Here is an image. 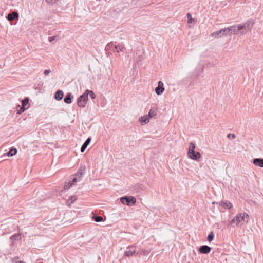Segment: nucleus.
Instances as JSON below:
<instances>
[{
    "label": "nucleus",
    "instance_id": "nucleus-5",
    "mask_svg": "<svg viewBox=\"0 0 263 263\" xmlns=\"http://www.w3.org/2000/svg\"><path fill=\"white\" fill-rule=\"evenodd\" d=\"M120 201L123 204L129 205L130 202L135 204L136 202V199L133 196H124L120 198Z\"/></svg>",
    "mask_w": 263,
    "mask_h": 263
},
{
    "label": "nucleus",
    "instance_id": "nucleus-29",
    "mask_svg": "<svg viewBox=\"0 0 263 263\" xmlns=\"http://www.w3.org/2000/svg\"><path fill=\"white\" fill-rule=\"evenodd\" d=\"M86 167L85 166H81L79 171L80 172V175L84 174L85 172Z\"/></svg>",
    "mask_w": 263,
    "mask_h": 263
},
{
    "label": "nucleus",
    "instance_id": "nucleus-2",
    "mask_svg": "<svg viewBox=\"0 0 263 263\" xmlns=\"http://www.w3.org/2000/svg\"><path fill=\"white\" fill-rule=\"evenodd\" d=\"M195 144L192 142L190 143L187 152L188 156L191 159L196 160L200 158L201 155L199 152H195Z\"/></svg>",
    "mask_w": 263,
    "mask_h": 263
},
{
    "label": "nucleus",
    "instance_id": "nucleus-6",
    "mask_svg": "<svg viewBox=\"0 0 263 263\" xmlns=\"http://www.w3.org/2000/svg\"><path fill=\"white\" fill-rule=\"evenodd\" d=\"M29 99L26 98L22 101V106L19 110H17V114H21L29 107Z\"/></svg>",
    "mask_w": 263,
    "mask_h": 263
},
{
    "label": "nucleus",
    "instance_id": "nucleus-14",
    "mask_svg": "<svg viewBox=\"0 0 263 263\" xmlns=\"http://www.w3.org/2000/svg\"><path fill=\"white\" fill-rule=\"evenodd\" d=\"M253 163L256 166L263 167V159L255 158L253 160Z\"/></svg>",
    "mask_w": 263,
    "mask_h": 263
},
{
    "label": "nucleus",
    "instance_id": "nucleus-38",
    "mask_svg": "<svg viewBox=\"0 0 263 263\" xmlns=\"http://www.w3.org/2000/svg\"><path fill=\"white\" fill-rule=\"evenodd\" d=\"M230 135H231V134H228V136H228V137H229L230 136Z\"/></svg>",
    "mask_w": 263,
    "mask_h": 263
},
{
    "label": "nucleus",
    "instance_id": "nucleus-27",
    "mask_svg": "<svg viewBox=\"0 0 263 263\" xmlns=\"http://www.w3.org/2000/svg\"><path fill=\"white\" fill-rule=\"evenodd\" d=\"M237 27L238 29V34H240L241 35L245 34L244 31H243V29H242L241 24L237 25Z\"/></svg>",
    "mask_w": 263,
    "mask_h": 263
},
{
    "label": "nucleus",
    "instance_id": "nucleus-37",
    "mask_svg": "<svg viewBox=\"0 0 263 263\" xmlns=\"http://www.w3.org/2000/svg\"><path fill=\"white\" fill-rule=\"evenodd\" d=\"M232 137L233 138V139H235L236 138V135L235 134H232Z\"/></svg>",
    "mask_w": 263,
    "mask_h": 263
},
{
    "label": "nucleus",
    "instance_id": "nucleus-3",
    "mask_svg": "<svg viewBox=\"0 0 263 263\" xmlns=\"http://www.w3.org/2000/svg\"><path fill=\"white\" fill-rule=\"evenodd\" d=\"M88 100V97L87 94L84 92L83 94L81 95L77 99V105L79 107L84 108L85 107L87 103Z\"/></svg>",
    "mask_w": 263,
    "mask_h": 263
},
{
    "label": "nucleus",
    "instance_id": "nucleus-15",
    "mask_svg": "<svg viewBox=\"0 0 263 263\" xmlns=\"http://www.w3.org/2000/svg\"><path fill=\"white\" fill-rule=\"evenodd\" d=\"M64 96L63 92L62 90H58L54 95V98L56 100L59 101L61 100Z\"/></svg>",
    "mask_w": 263,
    "mask_h": 263
},
{
    "label": "nucleus",
    "instance_id": "nucleus-33",
    "mask_svg": "<svg viewBox=\"0 0 263 263\" xmlns=\"http://www.w3.org/2000/svg\"><path fill=\"white\" fill-rule=\"evenodd\" d=\"M18 257H14L12 259L13 263H20L21 261L18 260Z\"/></svg>",
    "mask_w": 263,
    "mask_h": 263
},
{
    "label": "nucleus",
    "instance_id": "nucleus-17",
    "mask_svg": "<svg viewBox=\"0 0 263 263\" xmlns=\"http://www.w3.org/2000/svg\"><path fill=\"white\" fill-rule=\"evenodd\" d=\"M18 16V14L16 12H13L12 13H9L8 15V18L9 21H12L16 17Z\"/></svg>",
    "mask_w": 263,
    "mask_h": 263
},
{
    "label": "nucleus",
    "instance_id": "nucleus-16",
    "mask_svg": "<svg viewBox=\"0 0 263 263\" xmlns=\"http://www.w3.org/2000/svg\"><path fill=\"white\" fill-rule=\"evenodd\" d=\"M90 141H91V138H88L87 139V140L83 143V144L82 145V147L81 148V152H84V151L86 149V148H87V147L88 145V144L90 143Z\"/></svg>",
    "mask_w": 263,
    "mask_h": 263
},
{
    "label": "nucleus",
    "instance_id": "nucleus-31",
    "mask_svg": "<svg viewBox=\"0 0 263 263\" xmlns=\"http://www.w3.org/2000/svg\"><path fill=\"white\" fill-rule=\"evenodd\" d=\"M112 45H113V44L111 42L108 43L105 47V50L106 51L110 50V48L112 47Z\"/></svg>",
    "mask_w": 263,
    "mask_h": 263
},
{
    "label": "nucleus",
    "instance_id": "nucleus-4",
    "mask_svg": "<svg viewBox=\"0 0 263 263\" xmlns=\"http://www.w3.org/2000/svg\"><path fill=\"white\" fill-rule=\"evenodd\" d=\"M254 24L255 21L252 19L249 20L244 24H241L242 29L244 31L245 34L248 31H250Z\"/></svg>",
    "mask_w": 263,
    "mask_h": 263
},
{
    "label": "nucleus",
    "instance_id": "nucleus-1",
    "mask_svg": "<svg viewBox=\"0 0 263 263\" xmlns=\"http://www.w3.org/2000/svg\"><path fill=\"white\" fill-rule=\"evenodd\" d=\"M249 216L245 212L237 214L231 220V223H235L236 226L239 227L243 222H248Z\"/></svg>",
    "mask_w": 263,
    "mask_h": 263
},
{
    "label": "nucleus",
    "instance_id": "nucleus-21",
    "mask_svg": "<svg viewBox=\"0 0 263 263\" xmlns=\"http://www.w3.org/2000/svg\"><path fill=\"white\" fill-rule=\"evenodd\" d=\"M115 48L117 52H120V51H122L124 48V45L122 44H118L117 45L115 46Z\"/></svg>",
    "mask_w": 263,
    "mask_h": 263
},
{
    "label": "nucleus",
    "instance_id": "nucleus-30",
    "mask_svg": "<svg viewBox=\"0 0 263 263\" xmlns=\"http://www.w3.org/2000/svg\"><path fill=\"white\" fill-rule=\"evenodd\" d=\"M46 2L50 5H53L58 0H45Z\"/></svg>",
    "mask_w": 263,
    "mask_h": 263
},
{
    "label": "nucleus",
    "instance_id": "nucleus-34",
    "mask_svg": "<svg viewBox=\"0 0 263 263\" xmlns=\"http://www.w3.org/2000/svg\"><path fill=\"white\" fill-rule=\"evenodd\" d=\"M50 73V70H48V69H46L44 71V74L46 76H47L48 74H49V73Z\"/></svg>",
    "mask_w": 263,
    "mask_h": 263
},
{
    "label": "nucleus",
    "instance_id": "nucleus-8",
    "mask_svg": "<svg viewBox=\"0 0 263 263\" xmlns=\"http://www.w3.org/2000/svg\"><path fill=\"white\" fill-rule=\"evenodd\" d=\"M224 32H225V34H238V29L237 27V25H234L230 26L229 27L224 28Z\"/></svg>",
    "mask_w": 263,
    "mask_h": 263
},
{
    "label": "nucleus",
    "instance_id": "nucleus-24",
    "mask_svg": "<svg viewBox=\"0 0 263 263\" xmlns=\"http://www.w3.org/2000/svg\"><path fill=\"white\" fill-rule=\"evenodd\" d=\"M21 238V235L20 234H15L10 237V239L13 241H16Z\"/></svg>",
    "mask_w": 263,
    "mask_h": 263
},
{
    "label": "nucleus",
    "instance_id": "nucleus-9",
    "mask_svg": "<svg viewBox=\"0 0 263 263\" xmlns=\"http://www.w3.org/2000/svg\"><path fill=\"white\" fill-rule=\"evenodd\" d=\"M165 90L163 83L159 81L158 83V86L155 88V91L157 95H162Z\"/></svg>",
    "mask_w": 263,
    "mask_h": 263
},
{
    "label": "nucleus",
    "instance_id": "nucleus-20",
    "mask_svg": "<svg viewBox=\"0 0 263 263\" xmlns=\"http://www.w3.org/2000/svg\"><path fill=\"white\" fill-rule=\"evenodd\" d=\"M156 115H157L156 110L154 109L153 108H152L150 109L148 114L147 115L150 119V118L155 116Z\"/></svg>",
    "mask_w": 263,
    "mask_h": 263
},
{
    "label": "nucleus",
    "instance_id": "nucleus-18",
    "mask_svg": "<svg viewBox=\"0 0 263 263\" xmlns=\"http://www.w3.org/2000/svg\"><path fill=\"white\" fill-rule=\"evenodd\" d=\"M76 181L77 179L76 178H73L72 181H69L68 184H66L64 185V190L68 189L69 187L72 186L73 183Z\"/></svg>",
    "mask_w": 263,
    "mask_h": 263
},
{
    "label": "nucleus",
    "instance_id": "nucleus-28",
    "mask_svg": "<svg viewBox=\"0 0 263 263\" xmlns=\"http://www.w3.org/2000/svg\"><path fill=\"white\" fill-rule=\"evenodd\" d=\"M187 17L188 18V23H191L194 21V19L192 17V16L190 13H188L187 14Z\"/></svg>",
    "mask_w": 263,
    "mask_h": 263
},
{
    "label": "nucleus",
    "instance_id": "nucleus-12",
    "mask_svg": "<svg viewBox=\"0 0 263 263\" xmlns=\"http://www.w3.org/2000/svg\"><path fill=\"white\" fill-rule=\"evenodd\" d=\"M149 118L147 115L143 116L139 118V121L141 125H144L149 122Z\"/></svg>",
    "mask_w": 263,
    "mask_h": 263
},
{
    "label": "nucleus",
    "instance_id": "nucleus-10",
    "mask_svg": "<svg viewBox=\"0 0 263 263\" xmlns=\"http://www.w3.org/2000/svg\"><path fill=\"white\" fill-rule=\"evenodd\" d=\"M224 29H221L219 31L214 32L212 33L211 35L212 37L217 38L219 37H221L223 35H226L227 34H225V32H224Z\"/></svg>",
    "mask_w": 263,
    "mask_h": 263
},
{
    "label": "nucleus",
    "instance_id": "nucleus-13",
    "mask_svg": "<svg viewBox=\"0 0 263 263\" xmlns=\"http://www.w3.org/2000/svg\"><path fill=\"white\" fill-rule=\"evenodd\" d=\"M220 206L226 209H230L232 208V204L228 201H221L219 203Z\"/></svg>",
    "mask_w": 263,
    "mask_h": 263
},
{
    "label": "nucleus",
    "instance_id": "nucleus-35",
    "mask_svg": "<svg viewBox=\"0 0 263 263\" xmlns=\"http://www.w3.org/2000/svg\"><path fill=\"white\" fill-rule=\"evenodd\" d=\"M55 37V36H52V37H49V42H52L53 40H54Z\"/></svg>",
    "mask_w": 263,
    "mask_h": 263
},
{
    "label": "nucleus",
    "instance_id": "nucleus-19",
    "mask_svg": "<svg viewBox=\"0 0 263 263\" xmlns=\"http://www.w3.org/2000/svg\"><path fill=\"white\" fill-rule=\"evenodd\" d=\"M71 93H69L66 95V97H65L64 101L66 103L70 104L71 102Z\"/></svg>",
    "mask_w": 263,
    "mask_h": 263
},
{
    "label": "nucleus",
    "instance_id": "nucleus-23",
    "mask_svg": "<svg viewBox=\"0 0 263 263\" xmlns=\"http://www.w3.org/2000/svg\"><path fill=\"white\" fill-rule=\"evenodd\" d=\"M77 199V197L75 196H72L67 200V203L68 205H70L72 203H73L75 200Z\"/></svg>",
    "mask_w": 263,
    "mask_h": 263
},
{
    "label": "nucleus",
    "instance_id": "nucleus-36",
    "mask_svg": "<svg viewBox=\"0 0 263 263\" xmlns=\"http://www.w3.org/2000/svg\"><path fill=\"white\" fill-rule=\"evenodd\" d=\"M21 107V106L20 105H18L17 106V107H16V109H17V110H19V109H20V107Z\"/></svg>",
    "mask_w": 263,
    "mask_h": 263
},
{
    "label": "nucleus",
    "instance_id": "nucleus-22",
    "mask_svg": "<svg viewBox=\"0 0 263 263\" xmlns=\"http://www.w3.org/2000/svg\"><path fill=\"white\" fill-rule=\"evenodd\" d=\"M85 93L87 94V97H88V95L90 96V97L92 98V99H95L96 98V95L94 93V92L91 91V90H86L85 91Z\"/></svg>",
    "mask_w": 263,
    "mask_h": 263
},
{
    "label": "nucleus",
    "instance_id": "nucleus-7",
    "mask_svg": "<svg viewBox=\"0 0 263 263\" xmlns=\"http://www.w3.org/2000/svg\"><path fill=\"white\" fill-rule=\"evenodd\" d=\"M136 252V247L134 245H131L126 248L124 251V255L127 257H130Z\"/></svg>",
    "mask_w": 263,
    "mask_h": 263
},
{
    "label": "nucleus",
    "instance_id": "nucleus-25",
    "mask_svg": "<svg viewBox=\"0 0 263 263\" xmlns=\"http://www.w3.org/2000/svg\"><path fill=\"white\" fill-rule=\"evenodd\" d=\"M17 153V149L16 148L11 149L7 153L8 156H13L15 155Z\"/></svg>",
    "mask_w": 263,
    "mask_h": 263
},
{
    "label": "nucleus",
    "instance_id": "nucleus-11",
    "mask_svg": "<svg viewBox=\"0 0 263 263\" xmlns=\"http://www.w3.org/2000/svg\"><path fill=\"white\" fill-rule=\"evenodd\" d=\"M211 247L206 245L202 246L199 249V251L202 254H208L211 251Z\"/></svg>",
    "mask_w": 263,
    "mask_h": 263
},
{
    "label": "nucleus",
    "instance_id": "nucleus-26",
    "mask_svg": "<svg viewBox=\"0 0 263 263\" xmlns=\"http://www.w3.org/2000/svg\"><path fill=\"white\" fill-rule=\"evenodd\" d=\"M214 237L213 232H210L208 236L207 240L209 241H211L213 240Z\"/></svg>",
    "mask_w": 263,
    "mask_h": 263
},
{
    "label": "nucleus",
    "instance_id": "nucleus-32",
    "mask_svg": "<svg viewBox=\"0 0 263 263\" xmlns=\"http://www.w3.org/2000/svg\"><path fill=\"white\" fill-rule=\"evenodd\" d=\"M102 220H103V218L101 216H96L95 217V220L96 222H100V221H102Z\"/></svg>",
    "mask_w": 263,
    "mask_h": 263
}]
</instances>
